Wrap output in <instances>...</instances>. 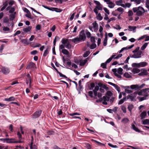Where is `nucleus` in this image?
<instances>
[{"label":"nucleus","mask_w":149,"mask_h":149,"mask_svg":"<svg viewBox=\"0 0 149 149\" xmlns=\"http://www.w3.org/2000/svg\"><path fill=\"white\" fill-rule=\"evenodd\" d=\"M134 45H132L128 47H127L122 48L118 52L117 54H118V55H117V54L116 53H114L112 55L111 57L112 59H118L119 58L123 56L122 54H120V53L125 50H127L129 49H131L134 47Z\"/></svg>","instance_id":"f257e3e1"},{"label":"nucleus","mask_w":149,"mask_h":149,"mask_svg":"<svg viewBox=\"0 0 149 149\" xmlns=\"http://www.w3.org/2000/svg\"><path fill=\"white\" fill-rule=\"evenodd\" d=\"M61 42L62 44L60 45L59 49H63L65 47L68 49L71 48V45L68 39L63 38L61 40Z\"/></svg>","instance_id":"f03ea898"},{"label":"nucleus","mask_w":149,"mask_h":149,"mask_svg":"<svg viewBox=\"0 0 149 149\" xmlns=\"http://www.w3.org/2000/svg\"><path fill=\"white\" fill-rule=\"evenodd\" d=\"M132 10L134 13H136V15L139 16H142L145 12L144 8L141 6L134 8Z\"/></svg>","instance_id":"7ed1b4c3"},{"label":"nucleus","mask_w":149,"mask_h":149,"mask_svg":"<svg viewBox=\"0 0 149 149\" xmlns=\"http://www.w3.org/2000/svg\"><path fill=\"white\" fill-rule=\"evenodd\" d=\"M145 86V84H142L140 86L138 84L132 85L131 86V88L135 90H137L138 89L141 88Z\"/></svg>","instance_id":"20e7f679"},{"label":"nucleus","mask_w":149,"mask_h":149,"mask_svg":"<svg viewBox=\"0 0 149 149\" xmlns=\"http://www.w3.org/2000/svg\"><path fill=\"white\" fill-rule=\"evenodd\" d=\"M142 54V52L141 50L139 51L136 54H134L130 56L131 58H138L141 57V55Z\"/></svg>","instance_id":"39448f33"},{"label":"nucleus","mask_w":149,"mask_h":149,"mask_svg":"<svg viewBox=\"0 0 149 149\" xmlns=\"http://www.w3.org/2000/svg\"><path fill=\"white\" fill-rule=\"evenodd\" d=\"M42 113V111L40 110H39L36 111L32 115V118H38L40 115Z\"/></svg>","instance_id":"423d86ee"},{"label":"nucleus","mask_w":149,"mask_h":149,"mask_svg":"<svg viewBox=\"0 0 149 149\" xmlns=\"http://www.w3.org/2000/svg\"><path fill=\"white\" fill-rule=\"evenodd\" d=\"M137 92L138 94L139 95H144L145 93H149V88H146L141 90L140 91Z\"/></svg>","instance_id":"0eeeda50"},{"label":"nucleus","mask_w":149,"mask_h":149,"mask_svg":"<svg viewBox=\"0 0 149 149\" xmlns=\"http://www.w3.org/2000/svg\"><path fill=\"white\" fill-rule=\"evenodd\" d=\"M104 1L108 5V7L110 8H113L115 5V3L111 1L110 0H104Z\"/></svg>","instance_id":"6e6552de"},{"label":"nucleus","mask_w":149,"mask_h":149,"mask_svg":"<svg viewBox=\"0 0 149 149\" xmlns=\"http://www.w3.org/2000/svg\"><path fill=\"white\" fill-rule=\"evenodd\" d=\"M137 95V92L136 91L134 92V93L133 95H128L127 96V99H130L132 101L134 100L135 97H136V95Z\"/></svg>","instance_id":"1a4fd4ad"},{"label":"nucleus","mask_w":149,"mask_h":149,"mask_svg":"<svg viewBox=\"0 0 149 149\" xmlns=\"http://www.w3.org/2000/svg\"><path fill=\"white\" fill-rule=\"evenodd\" d=\"M92 25H93L94 31L96 32H97L98 29V24L97 23L96 21H95L92 23Z\"/></svg>","instance_id":"9d476101"},{"label":"nucleus","mask_w":149,"mask_h":149,"mask_svg":"<svg viewBox=\"0 0 149 149\" xmlns=\"http://www.w3.org/2000/svg\"><path fill=\"white\" fill-rule=\"evenodd\" d=\"M36 68V65L35 63L32 62L30 63L27 66L26 69H34Z\"/></svg>","instance_id":"9b49d317"},{"label":"nucleus","mask_w":149,"mask_h":149,"mask_svg":"<svg viewBox=\"0 0 149 149\" xmlns=\"http://www.w3.org/2000/svg\"><path fill=\"white\" fill-rule=\"evenodd\" d=\"M149 94L148 93H145V95H144V96L143 97H138V98L140 101H142L143 100L148 99L147 97L148 96Z\"/></svg>","instance_id":"f8f14e48"},{"label":"nucleus","mask_w":149,"mask_h":149,"mask_svg":"<svg viewBox=\"0 0 149 149\" xmlns=\"http://www.w3.org/2000/svg\"><path fill=\"white\" fill-rule=\"evenodd\" d=\"M2 72L5 74H8L10 72V70L9 68L5 67H3L1 69Z\"/></svg>","instance_id":"ddd939ff"},{"label":"nucleus","mask_w":149,"mask_h":149,"mask_svg":"<svg viewBox=\"0 0 149 149\" xmlns=\"http://www.w3.org/2000/svg\"><path fill=\"white\" fill-rule=\"evenodd\" d=\"M32 26H26V27L23 28V31L24 33H27L30 32L32 29Z\"/></svg>","instance_id":"4468645a"},{"label":"nucleus","mask_w":149,"mask_h":149,"mask_svg":"<svg viewBox=\"0 0 149 149\" xmlns=\"http://www.w3.org/2000/svg\"><path fill=\"white\" fill-rule=\"evenodd\" d=\"M79 38L81 41H84L86 38V35L84 33L81 32L80 34L79 37Z\"/></svg>","instance_id":"2eb2a0df"},{"label":"nucleus","mask_w":149,"mask_h":149,"mask_svg":"<svg viewBox=\"0 0 149 149\" xmlns=\"http://www.w3.org/2000/svg\"><path fill=\"white\" fill-rule=\"evenodd\" d=\"M99 86H96L95 87L94 89L93 90V93H94V95L95 97L97 96V91L99 90Z\"/></svg>","instance_id":"dca6fc26"},{"label":"nucleus","mask_w":149,"mask_h":149,"mask_svg":"<svg viewBox=\"0 0 149 149\" xmlns=\"http://www.w3.org/2000/svg\"><path fill=\"white\" fill-rule=\"evenodd\" d=\"M147 70L144 69L139 74V75L140 76L146 75H147Z\"/></svg>","instance_id":"f3484780"},{"label":"nucleus","mask_w":149,"mask_h":149,"mask_svg":"<svg viewBox=\"0 0 149 149\" xmlns=\"http://www.w3.org/2000/svg\"><path fill=\"white\" fill-rule=\"evenodd\" d=\"M6 142L8 143H15V139L13 138H7Z\"/></svg>","instance_id":"a211bd4d"},{"label":"nucleus","mask_w":149,"mask_h":149,"mask_svg":"<svg viewBox=\"0 0 149 149\" xmlns=\"http://www.w3.org/2000/svg\"><path fill=\"white\" fill-rule=\"evenodd\" d=\"M27 77H28L27 79L26 80V83L27 84H28L29 82V86L30 87H31V79L30 75L29 74H28Z\"/></svg>","instance_id":"6ab92c4d"},{"label":"nucleus","mask_w":149,"mask_h":149,"mask_svg":"<svg viewBox=\"0 0 149 149\" xmlns=\"http://www.w3.org/2000/svg\"><path fill=\"white\" fill-rule=\"evenodd\" d=\"M148 65V63L146 62H142L139 63V67L140 68L141 67H145Z\"/></svg>","instance_id":"aec40b11"},{"label":"nucleus","mask_w":149,"mask_h":149,"mask_svg":"<svg viewBox=\"0 0 149 149\" xmlns=\"http://www.w3.org/2000/svg\"><path fill=\"white\" fill-rule=\"evenodd\" d=\"M16 12H14L13 13H12L9 15V19L11 20H13L15 17Z\"/></svg>","instance_id":"412c9836"},{"label":"nucleus","mask_w":149,"mask_h":149,"mask_svg":"<svg viewBox=\"0 0 149 149\" xmlns=\"http://www.w3.org/2000/svg\"><path fill=\"white\" fill-rule=\"evenodd\" d=\"M132 128L133 130L136 132H140L141 131L138 129V128L136 127V126L134 124H132Z\"/></svg>","instance_id":"4be33fe9"},{"label":"nucleus","mask_w":149,"mask_h":149,"mask_svg":"<svg viewBox=\"0 0 149 149\" xmlns=\"http://www.w3.org/2000/svg\"><path fill=\"white\" fill-rule=\"evenodd\" d=\"M132 72L134 74L138 73L140 72V70L137 68H134L132 70Z\"/></svg>","instance_id":"5701e85b"},{"label":"nucleus","mask_w":149,"mask_h":149,"mask_svg":"<svg viewBox=\"0 0 149 149\" xmlns=\"http://www.w3.org/2000/svg\"><path fill=\"white\" fill-rule=\"evenodd\" d=\"M147 115V113L146 111H143L142 112L140 115L141 119H142L146 117Z\"/></svg>","instance_id":"b1692460"},{"label":"nucleus","mask_w":149,"mask_h":149,"mask_svg":"<svg viewBox=\"0 0 149 149\" xmlns=\"http://www.w3.org/2000/svg\"><path fill=\"white\" fill-rule=\"evenodd\" d=\"M127 100V98L126 97H124L122 99L120 100L118 103V104H121L123 103V102Z\"/></svg>","instance_id":"393cba45"},{"label":"nucleus","mask_w":149,"mask_h":149,"mask_svg":"<svg viewBox=\"0 0 149 149\" xmlns=\"http://www.w3.org/2000/svg\"><path fill=\"white\" fill-rule=\"evenodd\" d=\"M60 49H61V52L63 54L66 55H68L69 52L67 50L64 49V48H63V49H59L60 50Z\"/></svg>","instance_id":"a878e982"},{"label":"nucleus","mask_w":149,"mask_h":149,"mask_svg":"<svg viewBox=\"0 0 149 149\" xmlns=\"http://www.w3.org/2000/svg\"><path fill=\"white\" fill-rule=\"evenodd\" d=\"M15 98L13 96L9 98H5V101L7 102H9L12 101H14L15 100Z\"/></svg>","instance_id":"bb28decb"},{"label":"nucleus","mask_w":149,"mask_h":149,"mask_svg":"<svg viewBox=\"0 0 149 149\" xmlns=\"http://www.w3.org/2000/svg\"><path fill=\"white\" fill-rule=\"evenodd\" d=\"M30 149H37V146L33 144V143H32V142L31 143L30 145Z\"/></svg>","instance_id":"cd10ccee"},{"label":"nucleus","mask_w":149,"mask_h":149,"mask_svg":"<svg viewBox=\"0 0 149 149\" xmlns=\"http://www.w3.org/2000/svg\"><path fill=\"white\" fill-rule=\"evenodd\" d=\"M129 29L128 30L130 31H134L136 30V27L135 26H129L128 27Z\"/></svg>","instance_id":"c85d7f7f"},{"label":"nucleus","mask_w":149,"mask_h":149,"mask_svg":"<svg viewBox=\"0 0 149 149\" xmlns=\"http://www.w3.org/2000/svg\"><path fill=\"white\" fill-rule=\"evenodd\" d=\"M142 124L143 125H146L149 124V120L148 119H146L143 120L142 121Z\"/></svg>","instance_id":"c756f323"},{"label":"nucleus","mask_w":149,"mask_h":149,"mask_svg":"<svg viewBox=\"0 0 149 149\" xmlns=\"http://www.w3.org/2000/svg\"><path fill=\"white\" fill-rule=\"evenodd\" d=\"M72 41L74 43H76L79 41H81L79 37H77L74 38L72 40Z\"/></svg>","instance_id":"7c9ffc66"},{"label":"nucleus","mask_w":149,"mask_h":149,"mask_svg":"<svg viewBox=\"0 0 149 149\" xmlns=\"http://www.w3.org/2000/svg\"><path fill=\"white\" fill-rule=\"evenodd\" d=\"M129 121L128 119L127 118H124L122 120L121 122L124 124H126Z\"/></svg>","instance_id":"2f4dec72"},{"label":"nucleus","mask_w":149,"mask_h":149,"mask_svg":"<svg viewBox=\"0 0 149 149\" xmlns=\"http://www.w3.org/2000/svg\"><path fill=\"white\" fill-rule=\"evenodd\" d=\"M97 15V18L98 20L100 21V20H101L102 19L103 17L101 16V14H100V13H98L97 15Z\"/></svg>","instance_id":"473e14b6"},{"label":"nucleus","mask_w":149,"mask_h":149,"mask_svg":"<svg viewBox=\"0 0 149 149\" xmlns=\"http://www.w3.org/2000/svg\"><path fill=\"white\" fill-rule=\"evenodd\" d=\"M87 61L86 60H81L80 61V65L81 66L84 65L87 62Z\"/></svg>","instance_id":"72a5a7b5"},{"label":"nucleus","mask_w":149,"mask_h":149,"mask_svg":"<svg viewBox=\"0 0 149 149\" xmlns=\"http://www.w3.org/2000/svg\"><path fill=\"white\" fill-rule=\"evenodd\" d=\"M133 108H134L133 105L132 104H131L129 105L128 106L127 108H128V110L130 111V113H131L132 112V110Z\"/></svg>","instance_id":"f704fd0d"},{"label":"nucleus","mask_w":149,"mask_h":149,"mask_svg":"<svg viewBox=\"0 0 149 149\" xmlns=\"http://www.w3.org/2000/svg\"><path fill=\"white\" fill-rule=\"evenodd\" d=\"M108 37L107 36H106L103 41V45L106 46L107 44Z\"/></svg>","instance_id":"c9c22d12"},{"label":"nucleus","mask_w":149,"mask_h":149,"mask_svg":"<svg viewBox=\"0 0 149 149\" xmlns=\"http://www.w3.org/2000/svg\"><path fill=\"white\" fill-rule=\"evenodd\" d=\"M123 76L126 78H130L132 77L127 72H125Z\"/></svg>","instance_id":"e433bc0d"},{"label":"nucleus","mask_w":149,"mask_h":149,"mask_svg":"<svg viewBox=\"0 0 149 149\" xmlns=\"http://www.w3.org/2000/svg\"><path fill=\"white\" fill-rule=\"evenodd\" d=\"M21 42L25 44L28 45L29 43L28 42L27 39H21Z\"/></svg>","instance_id":"4c0bfd02"},{"label":"nucleus","mask_w":149,"mask_h":149,"mask_svg":"<svg viewBox=\"0 0 149 149\" xmlns=\"http://www.w3.org/2000/svg\"><path fill=\"white\" fill-rule=\"evenodd\" d=\"M148 43L146 42L143 44L141 47V50H144L147 46Z\"/></svg>","instance_id":"58836bf2"},{"label":"nucleus","mask_w":149,"mask_h":149,"mask_svg":"<svg viewBox=\"0 0 149 149\" xmlns=\"http://www.w3.org/2000/svg\"><path fill=\"white\" fill-rule=\"evenodd\" d=\"M49 52V48H47L45 51L44 54H43V56H46L48 54Z\"/></svg>","instance_id":"ea45409f"},{"label":"nucleus","mask_w":149,"mask_h":149,"mask_svg":"<svg viewBox=\"0 0 149 149\" xmlns=\"http://www.w3.org/2000/svg\"><path fill=\"white\" fill-rule=\"evenodd\" d=\"M123 69L121 68H119L117 70V72L118 74H123Z\"/></svg>","instance_id":"a19ab883"},{"label":"nucleus","mask_w":149,"mask_h":149,"mask_svg":"<svg viewBox=\"0 0 149 149\" xmlns=\"http://www.w3.org/2000/svg\"><path fill=\"white\" fill-rule=\"evenodd\" d=\"M121 109L123 111V112L125 113H126L127 111H126V107L123 105H122L121 106Z\"/></svg>","instance_id":"79ce46f5"},{"label":"nucleus","mask_w":149,"mask_h":149,"mask_svg":"<svg viewBox=\"0 0 149 149\" xmlns=\"http://www.w3.org/2000/svg\"><path fill=\"white\" fill-rule=\"evenodd\" d=\"M132 2H134L137 4H140L141 2V0H130Z\"/></svg>","instance_id":"37998d69"},{"label":"nucleus","mask_w":149,"mask_h":149,"mask_svg":"<svg viewBox=\"0 0 149 149\" xmlns=\"http://www.w3.org/2000/svg\"><path fill=\"white\" fill-rule=\"evenodd\" d=\"M95 7L99 10H102V6L101 4Z\"/></svg>","instance_id":"c03bdc74"},{"label":"nucleus","mask_w":149,"mask_h":149,"mask_svg":"<svg viewBox=\"0 0 149 149\" xmlns=\"http://www.w3.org/2000/svg\"><path fill=\"white\" fill-rule=\"evenodd\" d=\"M25 16L31 19L33 18V17L31 15L30 12L29 13H27V14L25 15Z\"/></svg>","instance_id":"a18cd8bd"},{"label":"nucleus","mask_w":149,"mask_h":149,"mask_svg":"<svg viewBox=\"0 0 149 149\" xmlns=\"http://www.w3.org/2000/svg\"><path fill=\"white\" fill-rule=\"evenodd\" d=\"M117 10L121 13H122L124 12L123 9L121 7H119L117 8Z\"/></svg>","instance_id":"49530a36"},{"label":"nucleus","mask_w":149,"mask_h":149,"mask_svg":"<svg viewBox=\"0 0 149 149\" xmlns=\"http://www.w3.org/2000/svg\"><path fill=\"white\" fill-rule=\"evenodd\" d=\"M118 91V92H120V88L117 85L115 84L114 86H113Z\"/></svg>","instance_id":"de8ad7c7"},{"label":"nucleus","mask_w":149,"mask_h":149,"mask_svg":"<svg viewBox=\"0 0 149 149\" xmlns=\"http://www.w3.org/2000/svg\"><path fill=\"white\" fill-rule=\"evenodd\" d=\"M90 54V52L89 51L86 52L83 54L84 57L85 58L87 57Z\"/></svg>","instance_id":"09e8293b"},{"label":"nucleus","mask_w":149,"mask_h":149,"mask_svg":"<svg viewBox=\"0 0 149 149\" xmlns=\"http://www.w3.org/2000/svg\"><path fill=\"white\" fill-rule=\"evenodd\" d=\"M112 95V93L110 91H108L106 94V96L108 97H110Z\"/></svg>","instance_id":"8fccbe9b"},{"label":"nucleus","mask_w":149,"mask_h":149,"mask_svg":"<svg viewBox=\"0 0 149 149\" xmlns=\"http://www.w3.org/2000/svg\"><path fill=\"white\" fill-rule=\"evenodd\" d=\"M110 97L107 96H104L103 97V100L108 101L109 100Z\"/></svg>","instance_id":"3c124183"},{"label":"nucleus","mask_w":149,"mask_h":149,"mask_svg":"<svg viewBox=\"0 0 149 149\" xmlns=\"http://www.w3.org/2000/svg\"><path fill=\"white\" fill-rule=\"evenodd\" d=\"M107 63L106 62L105 63H102L101 65V66L104 69L106 68H107Z\"/></svg>","instance_id":"603ef678"},{"label":"nucleus","mask_w":149,"mask_h":149,"mask_svg":"<svg viewBox=\"0 0 149 149\" xmlns=\"http://www.w3.org/2000/svg\"><path fill=\"white\" fill-rule=\"evenodd\" d=\"M139 63H134L132 64V66L133 67L139 68Z\"/></svg>","instance_id":"864d4df0"},{"label":"nucleus","mask_w":149,"mask_h":149,"mask_svg":"<svg viewBox=\"0 0 149 149\" xmlns=\"http://www.w3.org/2000/svg\"><path fill=\"white\" fill-rule=\"evenodd\" d=\"M116 26H113V28L117 30H120L121 29L119 25H116Z\"/></svg>","instance_id":"5fc2aeb1"},{"label":"nucleus","mask_w":149,"mask_h":149,"mask_svg":"<svg viewBox=\"0 0 149 149\" xmlns=\"http://www.w3.org/2000/svg\"><path fill=\"white\" fill-rule=\"evenodd\" d=\"M15 10V8L14 7H11L9 11V13H13Z\"/></svg>","instance_id":"6e6d98bb"},{"label":"nucleus","mask_w":149,"mask_h":149,"mask_svg":"<svg viewBox=\"0 0 149 149\" xmlns=\"http://www.w3.org/2000/svg\"><path fill=\"white\" fill-rule=\"evenodd\" d=\"M95 87V84L94 83H91L90 84V90H93V88Z\"/></svg>","instance_id":"4d7b16f0"},{"label":"nucleus","mask_w":149,"mask_h":149,"mask_svg":"<svg viewBox=\"0 0 149 149\" xmlns=\"http://www.w3.org/2000/svg\"><path fill=\"white\" fill-rule=\"evenodd\" d=\"M69 115L71 116H73L75 115H80V114L77 112H75L73 113H70L69 114Z\"/></svg>","instance_id":"13d9d810"},{"label":"nucleus","mask_w":149,"mask_h":149,"mask_svg":"<svg viewBox=\"0 0 149 149\" xmlns=\"http://www.w3.org/2000/svg\"><path fill=\"white\" fill-rule=\"evenodd\" d=\"M103 31V28L101 26H100L99 31L100 33V34L102 35V32Z\"/></svg>","instance_id":"bf43d9fd"},{"label":"nucleus","mask_w":149,"mask_h":149,"mask_svg":"<svg viewBox=\"0 0 149 149\" xmlns=\"http://www.w3.org/2000/svg\"><path fill=\"white\" fill-rule=\"evenodd\" d=\"M125 92L127 93H130L132 92V91L131 90L128 89H125Z\"/></svg>","instance_id":"052dcab7"},{"label":"nucleus","mask_w":149,"mask_h":149,"mask_svg":"<svg viewBox=\"0 0 149 149\" xmlns=\"http://www.w3.org/2000/svg\"><path fill=\"white\" fill-rule=\"evenodd\" d=\"M86 34L88 38H89L91 37V34L88 31H86Z\"/></svg>","instance_id":"680f3d73"},{"label":"nucleus","mask_w":149,"mask_h":149,"mask_svg":"<svg viewBox=\"0 0 149 149\" xmlns=\"http://www.w3.org/2000/svg\"><path fill=\"white\" fill-rule=\"evenodd\" d=\"M139 49V47H137L136 49L132 51V52L134 54H135L136 52H138Z\"/></svg>","instance_id":"e2e57ef3"},{"label":"nucleus","mask_w":149,"mask_h":149,"mask_svg":"<svg viewBox=\"0 0 149 149\" xmlns=\"http://www.w3.org/2000/svg\"><path fill=\"white\" fill-rule=\"evenodd\" d=\"M123 68L125 69H126V71H128L130 70V68H128V65L127 64H126L123 67Z\"/></svg>","instance_id":"0e129e2a"},{"label":"nucleus","mask_w":149,"mask_h":149,"mask_svg":"<svg viewBox=\"0 0 149 149\" xmlns=\"http://www.w3.org/2000/svg\"><path fill=\"white\" fill-rule=\"evenodd\" d=\"M17 134L18 137L19 139H22V136L20 133L19 132H17Z\"/></svg>","instance_id":"69168bd1"},{"label":"nucleus","mask_w":149,"mask_h":149,"mask_svg":"<svg viewBox=\"0 0 149 149\" xmlns=\"http://www.w3.org/2000/svg\"><path fill=\"white\" fill-rule=\"evenodd\" d=\"M96 47V45L95 44H92L91 45L90 48L91 49H93L95 48Z\"/></svg>","instance_id":"338daca9"},{"label":"nucleus","mask_w":149,"mask_h":149,"mask_svg":"<svg viewBox=\"0 0 149 149\" xmlns=\"http://www.w3.org/2000/svg\"><path fill=\"white\" fill-rule=\"evenodd\" d=\"M8 147L7 146H0V149H8Z\"/></svg>","instance_id":"774afa93"}]
</instances>
